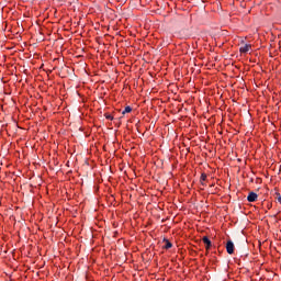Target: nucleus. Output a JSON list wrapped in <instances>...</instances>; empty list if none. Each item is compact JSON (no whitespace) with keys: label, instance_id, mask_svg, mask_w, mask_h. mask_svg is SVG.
<instances>
[{"label":"nucleus","instance_id":"39448f33","mask_svg":"<svg viewBox=\"0 0 281 281\" xmlns=\"http://www.w3.org/2000/svg\"><path fill=\"white\" fill-rule=\"evenodd\" d=\"M164 241L166 243V245L164 246V249H172V243H170V240L164 239Z\"/></svg>","mask_w":281,"mask_h":281},{"label":"nucleus","instance_id":"20e7f679","mask_svg":"<svg viewBox=\"0 0 281 281\" xmlns=\"http://www.w3.org/2000/svg\"><path fill=\"white\" fill-rule=\"evenodd\" d=\"M202 241L204 243V245L206 246V249H210V247H212V240H210V238H207L206 236H204L202 238Z\"/></svg>","mask_w":281,"mask_h":281},{"label":"nucleus","instance_id":"f03ea898","mask_svg":"<svg viewBox=\"0 0 281 281\" xmlns=\"http://www.w3.org/2000/svg\"><path fill=\"white\" fill-rule=\"evenodd\" d=\"M247 201L249 203H255V201H258V194L254 191L248 193Z\"/></svg>","mask_w":281,"mask_h":281},{"label":"nucleus","instance_id":"6e6552de","mask_svg":"<svg viewBox=\"0 0 281 281\" xmlns=\"http://www.w3.org/2000/svg\"><path fill=\"white\" fill-rule=\"evenodd\" d=\"M205 179H207V175L202 173V175H201V181H205Z\"/></svg>","mask_w":281,"mask_h":281},{"label":"nucleus","instance_id":"1a4fd4ad","mask_svg":"<svg viewBox=\"0 0 281 281\" xmlns=\"http://www.w3.org/2000/svg\"><path fill=\"white\" fill-rule=\"evenodd\" d=\"M278 201H279V203H281V195L280 194H278Z\"/></svg>","mask_w":281,"mask_h":281},{"label":"nucleus","instance_id":"7ed1b4c3","mask_svg":"<svg viewBox=\"0 0 281 281\" xmlns=\"http://www.w3.org/2000/svg\"><path fill=\"white\" fill-rule=\"evenodd\" d=\"M249 49H251V45L246 44L245 46L239 48V52H240V54H247V52H249Z\"/></svg>","mask_w":281,"mask_h":281},{"label":"nucleus","instance_id":"f257e3e1","mask_svg":"<svg viewBox=\"0 0 281 281\" xmlns=\"http://www.w3.org/2000/svg\"><path fill=\"white\" fill-rule=\"evenodd\" d=\"M234 249H235L234 241L228 239L227 243H226V251H227V254H229V256H232V254H234Z\"/></svg>","mask_w":281,"mask_h":281},{"label":"nucleus","instance_id":"0eeeda50","mask_svg":"<svg viewBox=\"0 0 281 281\" xmlns=\"http://www.w3.org/2000/svg\"><path fill=\"white\" fill-rule=\"evenodd\" d=\"M104 117H105L106 120H113V115H111V114H109V113H105V114H104Z\"/></svg>","mask_w":281,"mask_h":281},{"label":"nucleus","instance_id":"423d86ee","mask_svg":"<svg viewBox=\"0 0 281 281\" xmlns=\"http://www.w3.org/2000/svg\"><path fill=\"white\" fill-rule=\"evenodd\" d=\"M131 111H133V108L127 105L123 111V115H126V113H131Z\"/></svg>","mask_w":281,"mask_h":281}]
</instances>
